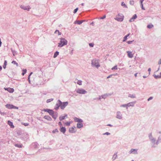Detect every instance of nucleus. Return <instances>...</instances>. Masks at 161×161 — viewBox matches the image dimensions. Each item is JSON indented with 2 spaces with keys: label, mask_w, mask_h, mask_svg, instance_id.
Wrapping results in <instances>:
<instances>
[{
  "label": "nucleus",
  "mask_w": 161,
  "mask_h": 161,
  "mask_svg": "<svg viewBox=\"0 0 161 161\" xmlns=\"http://www.w3.org/2000/svg\"><path fill=\"white\" fill-rule=\"evenodd\" d=\"M124 18V16L121 14H117L114 19L118 21L121 22L123 21Z\"/></svg>",
  "instance_id": "obj_1"
},
{
  "label": "nucleus",
  "mask_w": 161,
  "mask_h": 161,
  "mask_svg": "<svg viewBox=\"0 0 161 161\" xmlns=\"http://www.w3.org/2000/svg\"><path fill=\"white\" fill-rule=\"evenodd\" d=\"M67 42L64 38L61 39L60 40V42L58 43V47H61L65 45H66L67 44Z\"/></svg>",
  "instance_id": "obj_2"
},
{
  "label": "nucleus",
  "mask_w": 161,
  "mask_h": 161,
  "mask_svg": "<svg viewBox=\"0 0 161 161\" xmlns=\"http://www.w3.org/2000/svg\"><path fill=\"white\" fill-rule=\"evenodd\" d=\"M92 65L93 66H95L97 68L100 66L98 60L95 59L92 60Z\"/></svg>",
  "instance_id": "obj_3"
},
{
  "label": "nucleus",
  "mask_w": 161,
  "mask_h": 161,
  "mask_svg": "<svg viewBox=\"0 0 161 161\" xmlns=\"http://www.w3.org/2000/svg\"><path fill=\"white\" fill-rule=\"evenodd\" d=\"M6 107L9 109H18V108L17 107L13 105L7 104L5 105Z\"/></svg>",
  "instance_id": "obj_4"
},
{
  "label": "nucleus",
  "mask_w": 161,
  "mask_h": 161,
  "mask_svg": "<svg viewBox=\"0 0 161 161\" xmlns=\"http://www.w3.org/2000/svg\"><path fill=\"white\" fill-rule=\"evenodd\" d=\"M59 101L60 103L61 104H60V106L61 108L62 109H64L68 104V102H67L62 103L60 102L59 100Z\"/></svg>",
  "instance_id": "obj_5"
},
{
  "label": "nucleus",
  "mask_w": 161,
  "mask_h": 161,
  "mask_svg": "<svg viewBox=\"0 0 161 161\" xmlns=\"http://www.w3.org/2000/svg\"><path fill=\"white\" fill-rule=\"evenodd\" d=\"M76 92L79 94H84L86 93L87 92L82 89H78L76 91Z\"/></svg>",
  "instance_id": "obj_6"
},
{
  "label": "nucleus",
  "mask_w": 161,
  "mask_h": 161,
  "mask_svg": "<svg viewBox=\"0 0 161 161\" xmlns=\"http://www.w3.org/2000/svg\"><path fill=\"white\" fill-rule=\"evenodd\" d=\"M76 130L75 126H74L73 127H70L69 129V132L71 133H75L76 132Z\"/></svg>",
  "instance_id": "obj_7"
},
{
  "label": "nucleus",
  "mask_w": 161,
  "mask_h": 161,
  "mask_svg": "<svg viewBox=\"0 0 161 161\" xmlns=\"http://www.w3.org/2000/svg\"><path fill=\"white\" fill-rule=\"evenodd\" d=\"M4 89L5 90H7L8 92L11 93L13 92L14 91V90L13 88L9 87L7 88H4Z\"/></svg>",
  "instance_id": "obj_8"
},
{
  "label": "nucleus",
  "mask_w": 161,
  "mask_h": 161,
  "mask_svg": "<svg viewBox=\"0 0 161 161\" xmlns=\"http://www.w3.org/2000/svg\"><path fill=\"white\" fill-rule=\"evenodd\" d=\"M82 122H79L77 124V127L78 128H80L83 127Z\"/></svg>",
  "instance_id": "obj_9"
},
{
  "label": "nucleus",
  "mask_w": 161,
  "mask_h": 161,
  "mask_svg": "<svg viewBox=\"0 0 161 161\" xmlns=\"http://www.w3.org/2000/svg\"><path fill=\"white\" fill-rule=\"evenodd\" d=\"M137 18V16L136 14H134L133 17L129 20L130 22H132L134 21L135 19Z\"/></svg>",
  "instance_id": "obj_10"
},
{
  "label": "nucleus",
  "mask_w": 161,
  "mask_h": 161,
  "mask_svg": "<svg viewBox=\"0 0 161 161\" xmlns=\"http://www.w3.org/2000/svg\"><path fill=\"white\" fill-rule=\"evenodd\" d=\"M20 8L25 10H27L28 11H29L30 9V7L29 6L26 7L21 5L20 6Z\"/></svg>",
  "instance_id": "obj_11"
},
{
  "label": "nucleus",
  "mask_w": 161,
  "mask_h": 161,
  "mask_svg": "<svg viewBox=\"0 0 161 161\" xmlns=\"http://www.w3.org/2000/svg\"><path fill=\"white\" fill-rule=\"evenodd\" d=\"M127 53L129 58H132L133 57V54L132 53V52L128 51L127 52Z\"/></svg>",
  "instance_id": "obj_12"
},
{
  "label": "nucleus",
  "mask_w": 161,
  "mask_h": 161,
  "mask_svg": "<svg viewBox=\"0 0 161 161\" xmlns=\"http://www.w3.org/2000/svg\"><path fill=\"white\" fill-rule=\"evenodd\" d=\"M137 150L136 149H131L130 152V153H133L134 154H137Z\"/></svg>",
  "instance_id": "obj_13"
},
{
  "label": "nucleus",
  "mask_w": 161,
  "mask_h": 161,
  "mask_svg": "<svg viewBox=\"0 0 161 161\" xmlns=\"http://www.w3.org/2000/svg\"><path fill=\"white\" fill-rule=\"evenodd\" d=\"M74 120L76 122H78V123L79 122H82L83 121L82 119L77 118L76 117L74 118Z\"/></svg>",
  "instance_id": "obj_14"
},
{
  "label": "nucleus",
  "mask_w": 161,
  "mask_h": 161,
  "mask_svg": "<svg viewBox=\"0 0 161 161\" xmlns=\"http://www.w3.org/2000/svg\"><path fill=\"white\" fill-rule=\"evenodd\" d=\"M60 130L61 132H63V133H64L66 130L65 128L63 126H62L61 127V128H60Z\"/></svg>",
  "instance_id": "obj_15"
},
{
  "label": "nucleus",
  "mask_w": 161,
  "mask_h": 161,
  "mask_svg": "<svg viewBox=\"0 0 161 161\" xmlns=\"http://www.w3.org/2000/svg\"><path fill=\"white\" fill-rule=\"evenodd\" d=\"M44 118L49 121H51L52 120V119L51 117L50 116L48 115L45 116L44 117Z\"/></svg>",
  "instance_id": "obj_16"
},
{
  "label": "nucleus",
  "mask_w": 161,
  "mask_h": 161,
  "mask_svg": "<svg viewBox=\"0 0 161 161\" xmlns=\"http://www.w3.org/2000/svg\"><path fill=\"white\" fill-rule=\"evenodd\" d=\"M8 124L11 128H14V126L13 125V123L10 121L8 120Z\"/></svg>",
  "instance_id": "obj_17"
},
{
  "label": "nucleus",
  "mask_w": 161,
  "mask_h": 161,
  "mask_svg": "<svg viewBox=\"0 0 161 161\" xmlns=\"http://www.w3.org/2000/svg\"><path fill=\"white\" fill-rule=\"evenodd\" d=\"M47 112H48L49 113V114L51 115H53L54 114V112L52 110H48Z\"/></svg>",
  "instance_id": "obj_18"
},
{
  "label": "nucleus",
  "mask_w": 161,
  "mask_h": 161,
  "mask_svg": "<svg viewBox=\"0 0 161 161\" xmlns=\"http://www.w3.org/2000/svg\"><path fill=\"white\" fill-rule=\"evenodd\" d=\"M66 117H67V115H66L65 116H61L59 118V120L60 121H62V120L65 119Z\"/></svg>",
  "instance_id": "obj_19"
},
{
  "label": "nucleus",
  "mask_w": 161,
  "mask_h": 161,
  "mask_svg": "<svg viewBox=\"0 0 161 161\" xmlns=\"http://www.w3.org/2000/svg\"><path fill=\"white\" fill-rule=\"evenodd\" d=\"M83 22V21L77 20L75 21V23L77 24L78 25H80Z\"/></svg>",
  "instance_id": "obj_20"
},
{
  "label": "nucleus",
  "mask_w": 161,
  "mask_h": 161,
  "mask_svg": "<svg viewBox=\"0 0 161 161\" xmlns=\"http://www.w3.org/2000/svg\"><path fill=\"white\" fill-rule=\"evenodd\" d=\"M59 52H56L54 54L53 57L55 58L58 55Z\"/></svg>",
  "instance_id": "obj_21"
},
{
  "label": "nucleus",
  "mask_w": 161,
  "mask_h": 161,
  "mask_svg": "<svg viewBox=\"0 0 161 161\" xmlns=\"http://www.w3.org/2000/svg\"><path fill=\"white\" fill-rule=\"evenodd\" d=\"M7 65V63L6 60L4 61V65L3 66V68L4 69H5L6 68V66Z\"/></svg>",
  "instance_id": "obj_22"
},
{
  "label": "nucleus",
  "mask_w": 161,
  "mask_h": 161,
  "mask_svg": "<svg viewBox=\"0 0 161 161\" xmlns=\"http://www.w3.org/2000/svg\"><path fill=\"white\" fill-rule=\"evenodd\" d=\"M129 35H130L129 34H128L126 36H125L124 37V40H123V42H125L126 40L127 37L129 36Z\"/></svg>",
  "instance_id": "obj_23"
},
{
  "label": "nucleus",
  "mask_w": 161,
  "mask_h": 161,
  "mask_svg": "<svg viewBox=\"0 0 161 161\" xmlns=\"http://www.w3.org/2000/svg\"><path fill=\"white\" fill-rule=\"evenodd\" d=\"M154 77L156 78V79H157V78H161L160 77V76L159 75H156V74H154V75H153Z\"/></svg>",
  "instance_id": "obj_24"
},
{
  "label": "nucleus",
  "mask_w": 161,
  "mask_h": 161,
  "mask_svg": "<svg viewBox=\"0 0 161 161\" xmlns=\"http://www.w3.org/2000/svg\"><path fill=\"white\" fill-rule=\"evenodd\" d=\"M55 33H58V35H60L61 34V33L58 30H56L54 32Z\"/></svg>",
  "instance_id": "obj_25"
},
{
  "label": "nucleus",
  "mask_w": 161,
  "mask_h": 161,
  "mask_svg": "<svg viewBox=\"0 0 161 161\" xmlns=\"http://www.w3.org/2000/svg\"><path fill=\"white\" fill-rule=\"evenodd\" d=\"M23 72L22 73V75H24L25 74L26 72V69H23Z\"/></svg>",
  "instance_id": "obj_26"
},
{
  "label": "nucleus",
  "mask_w": 161,
  "mask_h": 161,
  "mask_svg": "<svg viewBox=\"0 0 161 161\" xmlns=\"http://www.w3.org/2000/svg\"><path fill=\"white\" fill-rule=\"evenodd\" d=\"M130 103H128L127 104H124V105H122L121 106V107H126L127 108V107H128V105L129 104H130Z\"/></svg>",
  "instance_id": "obj_27"
},
{
  "label": "nucleus",
  "mask_w": 161,
  "mask_h": 161,
  "mask_svg": "<svg viewBox=\"0 0 161 161\" xmlns=\"http://www.w3.org/2000/svg\"><path fill=\"white\" fill-rule=\"evenodd\" d=\"M12 63L13 64H15L17 66H18V63H17L15 61H13L12 62Z\"/></svg>",
  "instance_id": "obj_28"
},
{
  "label": "nucleus",
  "mask_w": 161,
  "mask_h": 161,
  "mask_svg": "<svg viewBox=\"0 0 161 161\" xmlns=\"http://www.w3.org/2000/svg\"><path fill=\"white\" fill-rule=\"evenodd\" d=\"M15 146L19 148H21L22 147L21 145L20 144H15Z\"/></svg>",
  "instance_id": "obj_29"
},
{
  "label": "nucleus",
  "mask_w": 161,
  "mask_h": 161,
  "mask_svg": "<svg viewBox=\"0 0 161 161\" xmlns=\"http://www.w3.org/2000/svg\"><path fill=\"white\" fill-rule=\"evenodd\" d=\"M153 26V25H149L147 26V27L148 28H151Z\"/></svg>",
  "instance_id": "obj_30"
},
{
  "label": "nucleus",
  "mask_w": 161,
  "mask_h": 161,
  "mask_svg": "<svg viewBox=\"0 0 161 161\" xmlns=\"http://www.w3.org/2000/svg\"><path fill=\"white\" fill-rule=\"evenodd\" d=\"M111 69L113 70H114V69H115V70L117 69V65H115L114 66V67L112 68Z\"/></svg>",
  "instance_id": "obj_31"
},
{
  "label": "nucleus",
  "mask_w": 161,
  "mask_h": 161,
  "mask_svg": "<svg viewBox=\"0 0 161 161\" xmlns=\"http://www.w3.org/2000/svg\"><path fill=\"white\" fill-rule=\"evenodd\" d=\"M53 100V98L49 99H47V100L46 102L47 103H48L51 102V101H52Z\"/></svg>",
  "instance_id": "obj_32"
},
{
  "label": "nucleus",
  "mask_w": 161,
  "mask_h": 161,
  "mask_svg": "<svg viewBox=\"0 0 161 161\" xmlns=\"http://www.w3.org/2000/svg\"><path fill=\"white\" fill-rule=\"evenodd\" d=\"M77 83L79 85H82V81L81 80H78L77 82Z\"/></svg>",
  "instance_id": "obj_33"
},
{
  "label": "nucleus",
  "mask_w": 161,
  "mask_h": 161,
  "mask_svg": "<svg viewBox=\"0 0 161 161\" xmlns=\"http://www.w3.org/2000/svg\"><path fill=\"white\" fill-rule=\"evenodd\" d=\"M130 3L131 5H133L134 3V1H131L130 2Z\"/></svg>",
  "instance_id": "obj_34"
},
{
  "label": "nucleus",
  "mask_w": 161,
  "mask_h": 161,
  "mask_svg": "<svg viewBox=\"0 0 161 161\" xmlns=\"http://www.w3.org/2000/svg\"><path fill=\"white\" fill-rule=\"evenodd\" d=\"M121 5L124 6L125 7H127L126 4L124 3V2H122L121 3Z\"/></svg>",
  "instance_id": "obj_35"
},
{
  "label": "nucleus",
  "mask_w": 161,
  "mask_h": 161,
  "mask_svg": "<svg viewBox=\"0 0 161 161\" xmlns=\"http://www.w3.org/2000/svg\"><path fill=\"white\" fill-rule=\"evenodd\" d=\"M56 132H58V130L57 129H56L52 131L53 133H55Z\"/></svg>",
  "instance_id": "obj_36"
},
{
  "label": "nucleus",
  "mask_w": 161,
  "mask_h": 161,
  "mask_svg": "<svg viewBox=\"0 0 161 161\" xmlns=\"http://www.w3.org/2000/svg\"><path fill=\"white\" fill-rule=\"evenodd\" d=\"M130 103V104H129L128 105V106H133L134 105V103L133 102H131L130 103Z\"/></svg>",
  "instance_id": "obj_37"
},
{
  "label": "nucleus",
  "mask_w": 161,
  "mask_h": 161,
  "mask_svg": "<svg viewBox=\"0 0 161 161\" xmlns=\"http://www.w3.org/2000/svg\"><path fill=\"white\" fill-rule=\"evenodd\" d=\"M70 122H67L65 123V125H68V126L70 125Z\"/></svg>",
  "instance_id": "obj_38"
},
{
  "label": "nucleus",
  "mask_w": 161,
  "mask_h": 161,
  "mask_svg": "<svg viewBox=\"0 0 161 161\" xmlns=\"http://www.w3.org/2000/svg\"><path fill=\"white\" fill-rule=\"evenodd\" d=\"M129 97L131 98H134L135 97V95H130L129 96Z\"/></svg>",
  "instance_id": "obj_39"
},
{
  "label": "nucleus",
  "mask_w": 161,
  "mask_h": 161,
  "mask_svg": "<svg viewBox=\"0 0 161 161\" xmlns=\"http://www.w3.org/2000/svg\"><path fill=\"white\" fill-rule=\"evenodd\" d=\"M78 10V8H77L76 9H75L74 10V13H75L77 12Z\"/></svg>",
  "instance_id": "obj_40"
},
{
  "label": "nucleus",
  "mask_w": 161,
  "mask_h": 161,
  "mask_svg": "<svg viewBox=\"0 0 161 161\" xmlns=\"http://www.w3.org/2000/svg\"><path fill=\"white\" fill-rule=\"evenodd\" d=\"M106 18V15H104L102 17H101L100 18V19H103Z\"/></svg>",
  "instance_id": "obj_41"
},
{
  "label": "nucleus",
  "mask_w": 161,
  "mask_h": 161,
  "mask_svg": "<svg viewBox=\"0 0 161 161\" xmlns=\"http://www.w3.org/2000/svg\"><path fill=\"white\" fill-rule=\"evenodd\" d=\"M89 46L91 47H93L94 46V44L92 43H90L89 44Z\"/></svg>",
  "instance_id": "obj_42"
},
{
  "label": "nucleus",
  "mask_w": 161,
  "mask_h": 161,
  "mask_svg": "<svg viewBox=\"0 0 161 161\" xmlns=\"http://www.w3.org/2000/svg\"><path fill=\"white\" fill-rule=\"evenodd\" d=\"M23 125H24L25 126H27L29 125V124L28 123H24L23 124Z\"/></svg>",
  "instance_id": "obj_43"
},
{
  "label": "nucleus",
  "mask_w": 161,
  "mask_h": 161,
  "mask_svg": "<svg viewBox=\"0 0 161 161\" xmlns=\"http://www.w3.org/2000/svg\"><path fill=\"white\" fill-rule=\"evenodd\" d=\"M153 99V97H150L148 99V101H149L150 100H151V99Z\"/></svg>",
  "instance_id": "obj_44"
},
{
  "label": "nucleus",
  "mask_w": 161,
  "mask_h": 161,
  "mask_svg": "<svg viewBox=\"0 0 161 161\" xmlns=\"http://www.w3.org/2000/svg\"><path fill=\"white\" fill-rule=\"evenodd\" d=\"M148 71L149 72V74H150V72L151 71V69L150 68H149L148 69Z\"/></svg>",
  "instance_id": "obj_45"
},
{
  "label": "nucleus",
  "mask_w": 161,
  "mask_h": 161,
  "mask_svg": "<svg viewBox=\"0 0 161 161\" xmlns=\"http://www.w3.org/2000/svg\"><path fill=\"white\" fill-rule=\"evenodd\" d=\"M58 125L60 126H61L62 125V123L61 122H59L58 123Z\"/></svg>",
  "instance_id": "obj_46"
},
{
  "label": "nucleus",
  "mask_w": 161,
  "mask_h": 161,
  "mask_svg": "<svg viewBox=\"0 0 161 161\" xmlns=\"http://www.w3.org/2000/svg\"><path fill=\"white\" fill-rule=\"evenodd\" d=\"M132 42V41H128L127 42V43L128 44H130Z\"/></svg>",
  "instance_id": "obj_47"
},
{
  "label": "nucleus",
  "mask_w": 161,
  "mask_h": 161,
  "mask_svg": "<svg viewBox=\"0 0 161 161\" xmlns=\"http://www.w3.org/2000/svg\"><path fill=\"white\" fill-rule=\"evenodd\" d=\"M32 74V72H31L28 77V79L29 80L30 79V77L31 75Z\"/></svg>",
  "instance_id": "obj_48"
},
{
  "label": "nucleus",
  "mask_w": 161,
  "mask_h": 161,
  "mask_svg": "<svg viewBox=\"0 0 161 161\" xmlns=\"http://www.w3.org/2000/svg\"><path fill=\"white\" fill-rule=\"evenodd\" d=\"M104 134H106L107 135H108L110 134V133L108 132H107L106 133H104Z\"/></svg>",
  "instance_id": "obj_49"
},
{
  "label": "nucleus",
  "mask_w": 161,
  "mask_h": 161,
  "mask_svg": "<svg viewBox=\"0 0 161 161\" xmlns=\"http://www.w3.org/2000/svg\"><path fill=\"white\" fill-rule=\"evenodd\" d=\"M112 75H110L108 76L107 77V78H110L112 76Z\"/></svg>",
  "instance_id": "obj_50"
},
{
  "label": "nucleus",
  "mask_w": 161,
  "mask_h": 161,
  "mask_svg": "<svg viewBox=\"0 0 161 161\" xmlns=\"http://www.w3.org/2000/svg\"><path fill=\"white\" fill-rule=\"evenodd\" d=\"M141 5H142V9H143L145 10V9L143 7V4H141Z\"/></svg>",
  "instance_id": "obj_51"
},
{
  "label": "nucleus",
  "mask_w": 161,
  "mask_h": 161,
  "mask_svg": "<svg viewBox=\"0 0 161 161\" xmlns=\"http://www.w3.org/2000/svg\"><path fill=\"white\" fill-rule=\"evenodd\" d=\"M119 115L118 114H117V117L119 119H120L121 118V116H120L119 117H118V116Z\"/></svg>",
  "instance_id": "obj_52"
},
{
  "label": "nucleus",
  "mask_w": 161,
  "mask_h": 161,
  "mask_svg": "<svg viewBox=\"0 0 161 161\" xmlns=\"http://www.w3.org/2000/svg\"><path fill=\"white\" fill-rule=\"evenodd\" d=\"M143 1V0H140V2L141 4H142V2Z\"/></svg>",
  "instance_id": "obj_53"
},
{
  "label": "nucleus",
  "mask_w": 161,
  "mask_h": 161,
  "mask_svg": "<svg viewBox=\"0 0 161 161\" xmlns=\"http://www.w3.org/2000/svg\"><path fill=\"white\" fill-rule=\"evenodd\" d=\"M161 64V59H160V60H159V62H158L159 64Z\"/></svg>",
  "instance_id": "obj_54"
},
{
  "label": "nucleus",
  "mask_w": 161,
  "mask_h": 161,
  "mask_svg": "<svg viewBox=\"0 0 161 161\" xmlns=\"http://www.w3.org/2000/svg\"><path fill=\"white\" fill-rule=\"evenodd\" d=\"M107 125L111 126V127H112V125L110 124H108Z\"/></svg>",
  "instance_id": "obj_55"
},
{
  "label": "nucleus",
  "mask_w": 161,
  "mask_h": 161,
  "mask_svg": "<svg viewBox=\"0 0 161 161\" xmlns=\"http://www.w3.org/2000/svg\"><path fill=\"white\" fill-rule=\"evenodd\" d=\"M48 110H49V109H45V111H46V112H47V111H48Z\"/></svg>",
  "instance_id": "obj_56"
},
{
  "label": "nucleus",
  "mask_w": 161,
  "mask_h": 161,
  "mask_svg": "<svg viewBox=\"0 0 161 161\" xmlns=\"http://www.w3.org/2000/svg\"><path fill=\"white\" fill-rule=\"evenodd\" d=\"M137 73H136V74H135V77H136V76H137Z\"/></svg>",
  "instance_id": "obj_57"
},
{
  "label": "nucleus",
  "mask_w": 161,
  "mask_h": 161,
  "mask_svg": "<svg viewBox=\"0 0 161 161\" xmlns=\"http://www.w3.org/2000/svg\"><path fill=\"white\" fill-rule=\"evenodd\" d=\"M2 69V67L1 66H0V70Z\"/></svg>",
  "instance_id": "obj_58"
},
{
  "label": "nucleus",
  "mask_w": 161,
  "mask_h": 161,
  "mask_svg": "<svg viewBox=\"0 0 161 161\" xmlns=\"http://www.w3.org/2000/svg\"><path fill=\"white\" fill-rule=\"evenodd\" d=\"M159 75L160 76V77L161 78V72L160 73V74Z\"/></svg>",
  "instance_id": "obj_59"
},
{
  "label": "nucleus",
  "mask_w": 161,
  "mask_h": 161,
  "mask_svg": "<svg viewBox=\"0 0 161 161\" xmlns=\"http://www.w3.org/2000/svg\"><path fill=\"white\" fill-rule=\"evenodd\" d=\"M81 5H82V6L84 5V3H82L81 4Z\"/></svg>",
  "instance_id": "obj_60"
},
{
  "label": "nucleus",
  "mask_w": 161,
  "mask_h": 161,
  "mask_svg": "<svg viewBox=\"0 0 161 161\" xmlns=\"http://www.w3.org/2000/svg\"><path fill=\"white\" fill-rule=\"evenodd\" d=\"M143 77L144 78H145L146 77H145V76H143Z\"/></svg>",
  "instance_id": "obj_61"
},
{
  "label": "nucleus",
  "mask_w": 161,
  "mask_h": 161,
  "mask_svg": "<svg viewBox=\"0 0 161 161\" xmlns=\"http://www.w3.org/2000/svg\"><path fill=\"white\" fill-rule=\"evenodd\" d=\"M131 161H134L133 160H132Z\"/></svg>",
  "instance_id": "obj_62"
}]
</instances>
